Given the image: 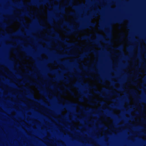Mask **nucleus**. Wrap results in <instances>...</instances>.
Wrapping results in <instances>:
<instances>
[{"instance_id":"nucleus-1","label":"nucleus","mask_w":146,"mask_h":146,"mask_svg":"<svg viewBox=\"0 0 146 146\" xmlns=\"http://www.w3.org/2000/svg\"><path fill=\"white\" fill-rule=\"evenodd\" d=\"M96 25L95 23H92L90 21H89L88 22L87 25L82 26L80 27H78L75 29H72L71 31H69L65 30H64L66 32V34L69 35L71 34L73 31L81 30L86 28H89L90 27H94Z\"/></svg>"},{"instance_id":"nucleus-2","label":"nucleus","mask_w":146,"mask_h":146,"mask_svg":"<svg viewBox=\"0 0 146 146\" xmlns=\"http://www.w3.org/2000/svg\"><path fill=\"white\" fill-rule=\"evenodd\" d=\"M80 40H90L91 42H93L94 43L96 44L98 46L100 47L102 46L101 44L99 41L96 40H92L90 38V36L85 35L79 38L78 39Z\"/></svg>"},{"instance_id":"nucleus-3","label":"nucleus","mask_w":146,"mask_h":146,"mask_svg":"<svg viewBox=\"0 0 146 146\" xmlns=\"http://www.w3.org/2000/svg\"><path fill=\"white\" fill-rule=\"evenodd\" d=\"M123 22V20L121 19L117 18L113 19L110 22V23L108 24L107 27L108 29H111V25L112 24L116 23H121Z\"/></svg>"},{"instance_id":"nucleus-4","label":"nucleus","mask_w":146,"mask_h":146,"mask_svg":"<svg viewBox=\"0 0 146 146\" xmlns=\"http://www.w3.org/2000/svg\"><path fill=\"white\" fill-rule=\"evenodd\" d=\"M102 13V11L101 9H100L98 8H97L96 11H94V13L92 14V15L94 17H96L97 16V14H98L100 15Z\"/></svg>"},{"instance_id":"nucleus-5","label":"nucleus","mask_w":146,"mask_h":146,"mask_svg":"<svg viewBox=\"0 0 146 146\" xmlns=\"http://www.w3.org/2000/svg\"><path fill=\"white\" fill-rule=\"evenodd\" d=\"M95 93L100 95V96L103 98H105L107 99H109V97L108 96H104L102 95V93L100 92L99 91H96Z\"/></svg>"},{"instance_id":"nucleus-6","label":"nucleus","mask_w":146,"mask_h":146,"mask_svg":"<svg viewBox=\"0 0 146 146\" xmlns=\"http://www.w3.org/2000/svg\"><path fill=\"white\" fill-rule=\"evenodd\" d=\"M64 87L66 90L69 91L71 95L73 96L74 95V93L70 90V89L69 87H66L65 86H64Z\"/></svg>"},{"instance_id":"nucleus-7","label":"nucleus","mask_w":146,"mask_h":146,"mask_svg":"<svg viewBox=\"0 0 146 146\" xmlns=\"http://www.w3.org/2000/svg\"><path fill=\"white\" fill-rule=\"evenodd\" d=\"M88 52H85L83 54L81 55L80 57V59L81 60L83 59V58L86 57V56L88 55Z\"/></svg>"},{"instance_id":"nucleus-8","label":"nucleus","mask_w":146,"mask_h":146,"mask_svg":"<svg viewBox=\"0 0 146 146\" xmlns=\"http://www.w3.org/2000/svg\"><path fill=\"white\" fill-rule=\"evenodd\" d=\"M62 42L64 43L65 44H66L68 46H71L73 45L74 44L72 43H70L66 42L65 40H64L62 41Z\"/></svg>"},{"instance_id":"nucleus-9","label":"nucleus","mask_w":146,"mask_h":146,"mask_svg":"<svg viewBox=\"0 0 146 146\" xmlns=\"http://www.w3.org/2000/svg\"><path fill=\"white\" fill-rule=\"evenodd\" d=\"M69 62V60H66L64 61H58V62L59 64H64L65 63H68Z\"/></svg>"},{"instance_id":"nucleus-10","label":"nucleus","mask_w":146,"mask_h":146,"mask_svg":"<svg viewBox=\"0 0 146 146\" xmlns=\"http://www.w3.org/2000/svg\"><path fill=\"white\" fill-rule=\"evenodd\" d=\"M64 24L65 25L68 26L70 28H71L72 27V26H70V25L69 23L68 22L66 21H65L64 22Z\"/></svg>"},{"instance_id":"nucleus-11","label":"nucleus","mask_w":146,"mask_h":146,"mask_svg":"<svg viewBox=\"0 0 146 146\" xmlns=\"http://www.w3.org/2000/svg\"><path fill=\"white\" fill-rule=\"evenodd\" d=\"M72 0H69V2L67 3L68 6H72Z\"/></svg>"},{"instance_id":"nucleus-12","label":"nucleus","mask_w":146,"mask_h":146,"mask_svg":"<svg viewBox=\"0 0 146 146\" xmlns=\"http://www.w3.org/2000/svg\"><path fill=\"white\" fill-rule=\"evenodd\" d=\"M80 84L79 82H78L76 84H74L72 85V86L73 87H78Z\"/></svg>"},{"instance_id":"nucleus-13","label":"nucleus","mask_w":146,"mask_h":146,"mask_svg":"<svg viewBox=\"0 0 146 146\" xmlns=\"http://www.w3.org/2000/svg\"><path fill=\"white\" fill-rule=\"evenodd\" d=\"M69 105L71 106H76L77 104L76 103H72L71 102H69Z\"/></svg>"},{"instance_id":"nucleus-14","label":"nucleus","mask_w":146,"mask_h":146,"mask_svg":"<svg viewBox=\"0 0 146 146\" xmlns=\"http://www.w3.org/2000/svg\"><path fill=\"white\" fill-rule=\"evenodd\" d=\"M57 71L56 70H52L50 71V72L52 73H55Z\"/></svg>"},{"instance_id":"nucleus-15","label":"nucleus","mask_w":146,"mask_h":146,"mask_svg":"<svg viewBox=\"0 0 146 146\" xmlns=\"http://www.w3.org/2000/svg\"><path fill=\"white\" fill-rule=\"evenodd\" d=\"M46 1V0H43L42 1H41V4L42 5H44Z\"/></svg>"},{"instance_id":"nucleus-16","label":"nucleus","mask_w":146,"mask_h":146,"mask_svg":"<svg viewBox=\"0 0 146 146\" xmlns=\"http://www.w3.org/2000/svg\"><path fill=\"white\" fill-rule=\"evenodd\" d=\"M66 56H67V55L65 54L60 55V56L61 58H64Z\"/></svg>"},{"instance_id":"nucleus-17","label":"nucleus","mask_w":146,"mask_h":146,"mask_svg":"<svg viewBox=\"0 0 146 146\" xmlns=\"http://www.w3.org/2000/svg\"><path fill=\"white\" fill-rule=\"evenodd\" d=\"M122 48L123 47L122 46H119L117 48V49L119 50H122Z\"/></svg>"},{"instance_id":"nucleus-18","label":"nucleus","mask_w":146,"mask_h":146,"mask_svg":"<svg viewBox=\"0 0 146 146\" xmlns=\"http://www.w3.org/2000/svg\"><path fill=\"white\" fill-rule=\"evenodd\" d=\"M104 90L105 92H109V91H110V90H108L107 89H106V88H104Z\"/></svg>"},{"instance_id":"nucleus-19","label":"nucleus","mask_w":146,"mask_h":146,"mask_svg":"<svg viewBox=\"0 0 146 146\" xmlns=\"http://www.w3.org/2000/svg\"><path fill=\"white\" fill-rule=\"evenodd\" d=\"M98 29L100 30H103L104 29V28L102 27H100L98 28Z\"/></svg>"},{"instance_id":"nucleus-20","label":"nucleus","mask_w":146,"mask_h":146,"mask_svg":"<svg viewBox=\"0 0 146 146\" xmlns=\"http://www.w3.org/2000/svg\"><path fill=\"white\" fill-rule=\"evenodd\" d=\"M48 22L50 23L51 24H52L53 23L52 21L51 20H48Z\"/></svg>"},{"instance_id":"nucleus-21","label":"nucleus","mask_w":146,"mask_h":146,"mask_svg":"<svg viewBox=\"0 0 146 146\" xmlns=\"http://www.w3.org/2000/svg\"><path fill=\"white\" fill-rule=\"evenodd\" d=\"M70 14L71 15L74 16L75 15L74 13L73 12H71L70 13Z\"/></svg>"},{"instance_id":"nucleus-22","label":"nucleus","mask_w":146,"mask_h":146,"mask_svg":"<svg viewBox=\"0 0 146 146\" xmlns=\"http://www.w3.org/2000/svg\"><path fill=\"white\" fill-rule=\"evenodd\" d=\"M120 35L122 37H124V34L123 33H121L120 34Z\"/></svg>"},{"instance_id":"nucleus-23","label":"nucleus","mask_w":146,"mask_h":146,"mask_svg":"<svg viewBox=\"0 0 146 146\" xmlns=\"http://www.w3.org/2000/svg\"><path fill=\"white\" fill-rule=\"evenodd\" d=\"M131 84L133 85H135L136 84V83L135 82L133 81H131Z\"/></svg>"},{"instance_id":"nucleus-24","label":"nucleus","mask_w":146,"mask_h":146,"mask_svg":"<svg viewBox=\"0 0 146 146\" xmlns=\"http://www.w3.org/2000/svg\"><path fill=\"white\" fill-rule=\"evenodd\" d=\"M78 8V6H73V8L76 9Z\"/></svg>"},{"instance_id":"nucleus-25","label":"nucleus","mask_w":146,"mask_h":146,"mask_svg":"<svg viewBox=\"0 0 146 146\" xmlns=\"http://www.w3.org/2000/svg\"><path fill=\"white\" fill-rule=\"evenodd\" d=\"M86 77V78H92V79H93V78L91 76H85Z\"/></svg>"},{"instance_id":"nucleus-26","label":"nucleus","mask_w":146,"mask_h":146,"mask_svg":"<svg viewBox=\"0 0 146 146\" xmlns=\"http://www.w3.org/2000/svg\"><path fill=\"white\" fill-rule=\"evenodd\" d=\"M114 94L116 95H119V94L118 93L115 92V91H114Z\"/></svg>"},{"instance_id":"nucleus-27","label":"nucleus","mask_w":146,"mask_h":146,"mask_svg":"<svg viewBox=\"0 0 146 146\" xmlns=\"http://www.w3.org/2000/svg\"><path fill=\"white\" fill-rule=\"evenodd\" d=\"M97 35H98L100 37H102V38L103 37V36L99 34H97Z\"/></svg>"},{"instance_id":"nucleus-28","label":"nucleus","mask_w":146,"mask_h":146,"mask_svg":"<svg viewBox=\"0 0 146 146\" xmlns=\"http://www.w3.org/2000/svg\"><path fill=\"white\" fill-rule=\"evenodd\" d=\"M38 37H37V42L38 41ZM38 43L37 42V48H38ZM38 56V51L37 50V56ZM38 62V59H37V63ZM38 74V72H37V74Z\"/></svg>"},{"instance_id":"nucleus-29","label":"nucleus","mask_w":146,"mask_h":146,"mask_svg":"<svg viewBox=\"0 0 146 146\" xmlns=\"http://www.w3.org/2000/svg\"><path fill=\"white\" fill-rule=\"evenodd\" d=\"M64 81L67 83H68L69 82L68 80H64Z\"/></svg>"},{"instance_id":"nucleus-30","label":"nucleus","mask_w":146,"mask_h":146,"mask_svg":"<svg viewBox=\"0 0 146 146\" xmlns=\"http://www.w3.org/2000/svg\"><path fill=\"white\" fill-rule=\"evenodd\" d=\"M79 100H80V101H81V102L83 101V98H80L79 99Z\"/></svg>"},{"instance_id":"nucleus-31","label":"nucleus","mask_w":146,"mask_h":146,"mask_svg":"<svg viewBox=\"0 0 146 146\" xmlns=\"http://www.w3.org/2000/svg\"><path fill=\"white\" fill-rule=\"evenodd\" d=\"M99 82L103 84H104V81H103L102 82H101L100 81H99Z\"/></svg>"},{"instance_id":"nucleus-32","label":"nucleus","mask_w":146,"mask_h":146,"mask_svg":"<svg viewBox=\"0 0 146 146\" xmlns=\"http://www.w3.org/2000/svg\"><path fill=\"white\" fill-rule=\"evenodd\" d=\"M38 13V10H37V14ZM37 25H38V15H37ZM38 31V29H37V31ZM38 33V32L37 31V33Z\"/></svg>"},{"instance_id":"nucleus-33","label":"nucleus","mask_w":146,"mask_h":146,"mask_svg":"<svg viewBox=\"0 0 146 146\" xmlns=\"http://www.w3.org/2000/svg\"><path fill=\"white\" fill-rule=\"evenodd\" d=\"M89 70L91 72H95L94 70L93 69H90Z\"/></svg>"},{"instance_id":"nucleus-34","label":"nucleus","mask_w":146,"mask_h":146,"mask_svg":"<svg viewBox=\"0 0 146 146\" xmlns=\"http://www.w3.org/2000/svg\"><path fill=\"white\" fill-rule=\"evenodd\" d=\"M53 80L54 81H57V79H56V78H54L53 79Z\"/></svg>"},{"instance_id":"nucleus-35","label":"nucleus","mask_w":146,"mask_h":146,"mask_svg":"<svg viewBox=\"0 0 146 146\" xmlns=\"http://www.w3.org/2000/svg\"><path fill=\"white\" fill-rule=\"evenodd\" d=\"M132 93L133 94H135V91L134 90H133V92H132Z\"/></svg>"},{"instance_id":"nucleus-36","label":"nucleus","mask_w":146,"mask_h":146,"mask_svg":"<svg viewBox=\"0 0 146 146\" xmlns=\"http://www.w3.org/2000/svg\"><path fill=\"white\" fill-rule=\"evenodd\" d=\"M84 84L85 86H88V84Z\"/></svg>"},{"instance_id":"nucleus-37","label":"nucleus","mask_w":146,"mask_h":146,"mask_svg":"<svg viewBox=\"0 0 146 146\" xmlns=\"http://www.w3.org/2000/svg\"><path fill=\"white\" fill-rule=\"evenodd\" d=\"M94 101L97 102H99L98 100H95Z\"/></svg>"},{"instance_id":"nucleus-38","label":"nucleus","mask_w":146,"mask_h":146,"mask_svg":"<svg viewBox=\"0 0 146 146\" xmlns=\"http://www.w3.org/2000/svg\"><path fill=\"white\" fill-rule=\"evenodd\" d=\"M117 89L119 90H121V88H118Z\"/></svg>"},{"instance_id":"nucleus-39","label":"nucleus","mask_w":146,"mask_h":146,"mask_svg":"<svg viewBox=\"0 0 146 146\" xmlns=\"http://www.w3.org/2000/svg\"><path fill=\"white\" fill-rule=\"evenodd\" d=\"M104 102H101L100 103L101 104H104Z\"/></svg>"},{"instance_id":"nucleus-40","label":"nucleus","mask_w":146,"mask_h":146,"mask_svg":"<svg viewBox=\"0 0 146 146\" xmlns=\"http://www.w3.org/2000/svg\"><path fill=\"white\" fill-rule=\"evenodd\" d=\"M51 31H54V29H51Z\"/></svg>"},{"instance_id":"nucleus-41","label":"nucleus","mask_w":146,"mask_h":146,"mask_svg":"<svg viewBox=\"0 0 146 146\" xmlns=\"http://www.w3.org/2000/svg\"><path fill=\"white\" fill-rule=\"evenodd\" d=\"M113 115H114V116H116V115L115 114H114V113H112Z\"/></svg>"},{"instance_id":"nucleus-42","label":"nucleus","mask_w":146,"mask_h":146,"mask_svg":"<svg viewBox=\"0 0 146 146\" xmlns=\"http://www.w3.org/2000/svg\"><path fill=\"white\" fill-rule=\"evenodd\" d=\"M93 88H96V86H94L93 87Z\"/></svg>"},{"instance_id":"nucleus-43","label":"nucleus","mask_w":146,"mask_h":146,"mask_svg":"<svg viewBox=\"0 0 146 146\" xmlns=\"http://www.w3.org/2000/svg\"><path fill=\"white\" fill-rule=\"evenodd\" d=\"M96 79L97 80H99V79L98 78H96Z\"/></svg>"},{"instance_id":"nucleus-44","label":"nucleus","mask_w":146,"mask_h":146,"mask_svg":"<svg viewBox=\"0 0 146 146\" xmlns=\"http://www.w3.org/2000/svg\"><path fill=\"white\" fill-rule=\"evenodd\" d=\"M37 103L38 102V101H39L38 100V98H37Z\"/></svg>"},{"instance_id":"nucleus-45","label":"nucleus","mask_w":146,"mask_h":146,"mask_svg":"<svg viewBox=\"0 0 146 146\" xmlns=\"http://www.w3.org/2000/svg\"><path fill=\"white\" fill-rule=\"evenodd\" d=\"M84 68L85 69H87V67H85Z\"/></svg>"},{"instance_id":"nucleus-46","label":"nucleus","mask_w":146,"mask_h":146,"mask_svg":"<svg viewBox=\"0 0 146 146\" xmlns=\"http://www.w3.org/2000/svg\"><path fill=\"white\" fill-rule=\"evenodd\" d=\"M110 81H111V82H113V83H114V82L113 81H111L110 80Z\"/></svg>"},{"instance_id":"nucleus-47","label":"nucleus","mask_w":146,"mask_h":146,"mask_svg":"<svg viewBox=\"0 0 146 146\" xmlns=\"http://www.w3.org/2000/svg\"><path fill=\"white\" fill-rule=\"evenodd\" d=\"M37 90H38V84H37Z\"/></svg>"},{"instance_id":"nucleus-48","label":"nucleus","mask_w":146,"mask_h":146,"mask_svg":"<svg viewBox=\"0 0 146 146\" xmlns=\"http://www.w3.org/2000/svg\"><path fill=\"white\" fill-rule=\"evenodd\" d=\"M110 9H113V8H111V7H110Z\"/></svg>"},{"instance_id":"nucleus-49","label":"nucleus","mask_w":146,"mask_h":146,"mask_svg":"<svg viewBox=\"0 0 146 146\" xmlns=\"http://www.w3.org/2000/svg\"><path fill=\"white\" fill-rule=\"evenodd\" d=\"M38 7V1H37V8Z\"/></svg>"},{"instance_id":"nucleus-50","label":"nucleus","mask_w":146,"mask_h":146,"mask_svg":"<svg viewBox=\"0 0 146 146\" xmlns=\"http://www.w3.org/2000/svg\"><path fill=\"white\" fill-rule=\"evenodd\" d=\"M37 126H38V123L37 122Z\"/></svg>"},{"instance_id":"nucleus-51","label":"nucleus","mask_w":146,"mask_h":146,"mask_svg":"<svg viewBox=\"0 0 146 146\" xmlns=\"http://www.w3.org/2000/svg\"><path fill=\"white\" fill-rule=\"evenodd\" d=\"M37 82H38V79H37Z\"/></svg>"},{"instance_id":"nucleus-52","label":"nucleus","mask_w":146,"mask_h":146,"mask_svg":"<svg viewBox=\"0 0 146 146\" xmlns=\"http://www.w3.org/2000/svg\"><path fill=\"white\" fill-rule=\"evenodd\" d=\"M37 114H38V111H37Z\"/></svg>"},{"instance_id":"nucleus-53","label":"nucleus","mask_w":146,"mask_h":146,"mask_svg":"<svg viewBox=\"0 0 146 146\" xmlns=\"http://www.w3.org/2000/svg\"><path fill=\"white\" fill-rule=\"evenodd\" d=\"M66 39L67 40H68V38H66Z\"/></svg>"},{"instance_id":"nucleus-54","label":"nucleus","mask_w":146,"mask_h":146,"mask_svg":"<svg viewBox=\"0 0 146 146\" xmlns=\"http://www.w3.org/2000/svg\"><path fill=\"white\" fill-rule=\"evenodd\" d=\"M108 80H110V79L109 78H108Z\"/></svg>"},{"instance_id":"nucleus-55","label":"nucleus","mask_w":146,"mask_h":146,"mask_svg":"<svg viewBox=\"0 0 146 146\" xmlns=\"http://www.w3.org/2000/svg\"><path fill=\"white\" fill-rule=\"evenodd\" d=\"M43 27L44 28H45V27Z\"/></svg>"},{"instance_id":"nucleus-56","label":"nucleus","mask_w":146,"mask_h":146,"mask_svg":"<svg viewBox=\"0 0 146 146\" xmlns=\"http://www.w3.org/2000/svg\"><path fill=\"white\" fill-rule=\"evenodd\" d=\"M38 141V138H37V141Z\"/></svg>"},{"instance_id":"nucleus-57","label":"nucleus","mask_w":146,"mask_h":146,"mask_svg":"<svg viewBox=\"0 0 146 146\" xmlns=\"http://www.w3.org/2000/svg\"><path fill=\"white\" fill-rule=\"evenodd\" d=\"M57 1H59V0H57Z\"/></svg>"},{"instance_id":"nucleus-58","label":"nucleus","mask_w":146,"mask_h":146,"mask_svg":"<svg viewBox=\"0 0 146 146\" xmlns=\"http://www.w3.org/2000/svg\"><path fill=\"white\" fill-rule=\"evenodd\" d=\"M37 110L38 109V108H37Z\"/></svg>"}]
</instances>
